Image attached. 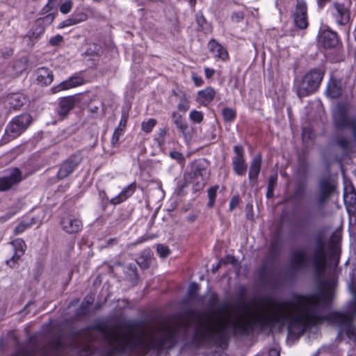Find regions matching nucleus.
Instances as JSON below:
<instances>
[{
    "mask_svg": "<svg viewBox=\"0 0 356 356\" xmlns=\"http://www.w3.org/2000/svg\"><path fill=\"white\" fill-rule=\"evenodd\" d=\"M332 296L331 289H327L314 294H295L291 300L268 298L231 321L221 315L209 316L195 329L193 341L200 346L225 348L229 326L234 335L239 336H248L254 331L261 332L286 323L289 329L297 328L303 332L326 318L324 312Z\"/></svg>",
    "mask_w": 356,
    "mask_h": 356,
    "instance_id": "obj_1",
    "label": "nucleus"
},
{
    "mask_svg": "<svg viewBox=\"0 0 356 356\" xmlns=\"http://www.w3.org/2000/svg\"><path fill=\"white\" fill-rule=\"evenodd\" d=\"M191 325L189 319L181 317L171 326L162 324L149 327L137 337L113 327H99V330L106 344V355L115 356L119 353H131L138 348L171 349L179 341L187 339Z\"/></svg>",
    "mask_w": 356,
    "mask_h": 356,
    "instance_id": "obj_2",
    "label": "nucleus"
},
{
    "mask_svg": "<svg viewBox=\"0 0 356 356\" xmlns=\"http://www.w3.org/2000/svg\"><path fill=\"white\" fill-rule=\"evenodd\" d=\"M315 245L309 256L306 251L298 249L293 251L290 258V270L293 273L312 267L315 275L320 278L327 265L326 244L321 234L315 237Z\"/></svg>",
    "mask_w": 356,
    "mask_h": 356,
    "instance_id": "obj_3",
    "label": "nucleus"
},
{
    "mask_svg": "<svg viewBox=\"0 0 356 356\" xmlns=\"http://www.w3.org/2000/svg\"><path fill=\"white\" fill-rule=\"evenodd\" d=\"M353 316H356V302L353 304L350 312H334L330 314L327 318L332 321L344 332L347 337L356 343V326L353 323Z\"/></svg>",
    "mask_w": 356,
    "mask_h": 356,
    "instance_id": "obj_4",
    "label": "nucleus"
},
{
    "mask_svg": "<svg viewBox=\"0 0 356 356\" xmlns=\"http://www.w3.org/2000/svg\"><path fill=\"white\" fill-rule=\"evenodd\" d=\"M323 75L321 70L316 69L306 74L296 86L298 97H307L316 92L323 80Z\"/></svg>",
    "mask_w": 356,
    "mask_h": 356,
    "instance_id": "obj_5",
    "label": "nucleus"
},
{
    "mask_svg": "<svg viewBox=\"0 0 356 356\" xmlns=\"http://www.w3.org/2000/svg\"><path fill=\"white\" fill-rule=\"evenodd\" d=\"M32 121L33 118L29 113H22L15 117L6 127L3 142L8 143L19 136L27 129Z\"/></svg>",
    "mask_w": 356,
    "mask_h": 356,
    "instance_id": "obj_6",
    "label": "nucleus"
},
{
    "mask_svg": "<svg viewBox=\"0 0 356 356\" xmlns=\"http://www.w3.org/2000/svg\"><path fill=\"white\" fill-rule=\"evenodd\" d=\"M336 182L329 176L320 178L318 181V193L316 195V204L323 207L327 202L330 197L335 192Z\"/></svg>",
    "mask_w": 356,
    "mask_h": 356,
    "instance_id": "obj_7",
    "label": "nucleus"
},
{
    "mask_svg": "<svg viewBox=\"0 0 356 356\" xmlns=\"http://www.w3.org/2000/svg\"><path fill=\"white\" fill-rule=\"evenodd\" d=\"M335 126L339 129H348L353 134V138L356 140V118L348 117L345 108L342 106H338L333 114Z\"/></svg>",
    "mask_w": 356,
    "mask_h": 356,
    "instance_id": "obj_8",
    "label": "nucleus"
},
{
    "mask_svg": "<svg viewBox=\"0 0 356 356\" xmlns=\"http://www.w3.org/2000/svg\"><path fill=\"white\" fill-rule=\"evenodd\" d=\"M82 160L83 156L80 152H76L72 154L60 165L56 175L57 178L62 180L70 176L81 163Z\"/></svg>",
    "mask_w": 356,
    "mask_h": 356,
    "instance_id": "obj_9",
    "label": "nucleus"
},
{
    "mask_svg": "<svg viewBox=\"0 0 356 356\" xmlns=\"http://www.w3.org/2000/svg\"><path fill=\"white\" fill-rule=\"evenodd\" d=\"M330 13L337 22L340 26H346L350 21V12L343 3L334 2L330 8Z\"/></svg>",
    "mask_w": 356,
    "mask_h": 356,
    "instance_id": "obj_10",
    "label": "nucleus"
},
{
    "mask_svg": "<svg viewBox=\"0 0 356 356\" xmlns=\"http://www.w3.org/2000/svg\"><path fill=\"white\" fill-rule=\"evenodd\" d=\"M23 180L22 171L17 168H12L7 175L0 177V191H7L17 186Z\"/></svg>",
    "mask_w": 356,
    "mask_h": 356,
    "instance_id": "obj_11",
    "label": "nucleus"
},
{
    "mask_svg": "<svg viewBox=\"0 0 356 356\" xmlns=\"http://www.w3.org/2000/svg\"><path fill=\"white\" fill-rule=\"evenodd\" d=\"M234 152L235 156L232 159L233 170L237 175L243 176L247 170L243 147L241 145H235Z\"/></svg>",
    "mask_w": 356,
    "mask_h": 356,
    "instance_id": "obj_12",
    "label": "nucleus"
},
{
    "mask_svg": "<svg viewBox=\"0 0 356 356\" xmlns=\"http://www.w3.org/2000/svg\"><path fill=\"white\" fill-rule=\"evenodd\" d=\"M293 21L300 29H305L308 26L307 8L305 1H298L293 14Z\"/></svg>",
    "mask_w": 356,
    "mask_h": 356,
    "instance_id": "obj_13",
    "label": "nucleus"
},
{
    "mask_svg": "<svg viewBox=\"0 0 356 356\" xmlns=\"http://www.w3.org/2000/svg\"><path fill=\"white\" fill-rule=\"evenodd\" d=\"M62 229L68 234H76L82 229V222L78 218L72 215H67L60 220Z\"/></svg>",
    "mask_w": 356,
    "mask_h": 356,
    "instance_id": "obj_14",
    "label": "nucleus"
},
{
    "mask_svg": "<svg viewBox=\"0 0 356 356\" xmlns=\"http://www.w3.org/2000/svg\"><path fill=\"white\" fill-rule=\"evenodd\" d=\"M319 42L325 49H332L339 44V38L336 32L325 29L320 33Z\"/></svg>",
    "mask_w": 356,
    "mask_h": 356,
    "instance_id": "obj_15",
    "label": "nucleus"
},
{
    "mask_svg": "<svg viewBox=\"0 0 356 356\" xmlns=\"http://www.w3.org/2000/svg\"><path fill=\"white\" fill-rule=\"evenodd\" d=\"M14 248V255L6 261V264L11 268H14L15 264L18 261L20 257L24 254L26 250V244L23 239L17 238L11 242Z\"/></svg>",
    "mask_w": 356,
    "mask_h": 356,
    "instance_id": "obj_16",
    "label": "nucleus"
},
{
    "mask_svg": "<svg viewBox=\"0 0 356 356\" xmlns=\"http://www.w3.org/2000/svg\"><path fill=\"white\" fill-rule=\"evenodd\" d=\"M172 119L173 123L175 124L177 129L181 133L185 140H188L191 138V134L189 131L188 124L184 121L181 115L176 111L172 113Z\"/></svg>",
    "mask_w": 356,
    "mask_h": 356,
    "instance_id": "obj_17",
    "label": "nucleus"
},
{
    "mask_svg": "<svg viewBox=\"0 0 356 356\" xmlns=\"http://www.w3.org/2000/svg\"><path fill=\"white\" fill-rule=\"evenodd\" d=\"M136 190V182H132L129 185L127 186L124 188L122 191L115 197H113L110 200V203L113 205L119 204L124 201H126L129 197H130Z\"/></svg>",
    "mask_w": 356,
    "mask_h": 356,
    "instance_id": "obj_18",
    "label": "nucleus"
},
{
    "mask_svg": "<svg viewBox=\"0 0 356 356\" xmlns=\"http://www.w3.org/2000/svg\"><path fill=\"white\" fill-rule=\"evenodd\" d=\"M84 81L83 78L79 76H72L69 79L60 83L58 85L53 87L51 91L53 93H56L63 90H67L72 88H74L81 86L83 83Z\"/></svg>",
    "mask_w": 356,
    "mask_h": 356,
    "instance_id": "obj_19",
    "label": "nucleus"
},
{
    "mask_svg": "<svg viewBox=\"0 0 356 356\" xmlns=\"http://www.w3.org/2000/svg\"><path fill=\"white\" fill-rule=\"evenodd\" d=\"M74 106V99L72 97L61 99L58 104L57 113L60 118H64Z\"/></svg>",
    "mask_w": 356,
    "mask_h": 356,
    "instance_id": "obj_20",
    "label": "nucleus"
},
{
    "mask_svg": "<svg viewBox=\"0 0 356 356\" xmlns=\"http://www.w3.org/2000/svg\"><path fill=\"white\" fill-rule=\"evenodd\" d=\"M208 47L213 56L224 61L228 59L229 55L227 51L216 40H210L208 43Z\"/></svg>",
    "mask_w": 356,
    "mask_h": 356,
    "instance_id": "obj_21",
    "label": "nucleus"
},
{
    "mask_svg": "<svg viewBox=\"0 0 356 356\" xmlns=\"http://www.w3.org/2000/svg\"><path fill=\"white\" fill-rule=\"evenodd\" d=\"M37 81L41 85H49L54 79L52 71L47 67H40L36 70Z\"/></svg>",
    "mask_w": 356,
    "mask_h": 356,
    "instance_id": "obj_22",
    "label": "nucleus"
},
{
    "mask_svg": "<svg viewBox=\"0 0 356 356\" xmlns=\"http://www.w3.org/2000/svg\"><path fill=\"white\" fill-rule=\"evenodd\" d=\"M261 154H257L252 159L248 175L250 181L257 180L261 170Z\"/></svg>",
    "mask_w": 356,
    "mask_h": 356,
    "instance_id": "obj_23",
    "label": "nucleus"
},
{
    "mask_svg": "<svg viewBox=\"0 0 356 356\" xmlns=\"http://www.w3.org/2000/svg\"><path fill=\"white\" fill-rule=\"evenodd\" d=\"M86 19L87 15L84 13H74L69 18L60 22L58 26V28L63 29L65 27L75 25L84 22Z\"/></svg>",
    "mask_w": 356,
    "mask_h": 356,
    "instance_id": "obj_24",
    "label": "nucleus"
},
{
    "mask_svg": "<svg viewBox=\"0 0 356 356\" xmlns=\"http://www.w3.org/2000/svg\"><path fill=\"white\" fill-rule=\"evenodd\" d=\"M216 93V90L213 88L208 87L197 92V101L206 105L213 101Z\"/></svg>",
    "mask_w": 356,
    "mask_h": 356,
    "instance_id": "obj_25",
    "label": "nucleus"
},
{
    "mask_svg": "<svg viewBox=\"0 0 356 356\" xmlns=\"http://www.w3.org/2000/svg\"><path fill=\"white\" fill-rule=\"evenodd\" d=\"M208 175L207 169L201 163H195L193 165L190 176L191 179L204 178Z\"/></svg>",
    "mask_w": 356,
    "mask_h": 356,
    "instance_id": "obj_26",
    "label": "nucleus"
},
{
    "mask_svg": "<svg viewBox=\"0 0 356 356\" xmlns=\"http://www.w3.org/2000/svg\"><path fill=\"white\" fill-rule=\"evenodd\" d=\"M26 102L25 97L20 93L12 94L8 98L10 108L14 110L19 109Z\"/></svg>",
    "mask_w": 356,
    "mask_h": 356,
    "instance_id": "obj_27",
    "label": "nucleus"
},
{
    "mask_svg": "<svg viewBox=\"0 0 356 356\" xmlns=\"http://www.w3.org/2000/svg\"><path fill=\"white\" fill-rule=\"evenodd\" d=\"M343 201L346 207L349 211L356 209V192L350 191L345 192L343 195Z\"/></svg>",
    "mask_w": 356,
    "mask_h": 356,
    "instance_id": "obj_28",
    "label": "nucleus"
},
{
    "mask_svg": "<svg viewBox=\"0 0 356 356\" xmlns=\"http://www.w3.org/2000/svg\"><path fill=\"white\" fill-rule=\"evenodd\" d=\"M176 96L179 97V102L177 104V108L179 111L186 113L190 108V101L187 95L183 92L181 95L175 93Z\"/></svg>",
    "mask_w": 356,
    "mask_h": 356,
    "instance_id": "obj_29",
    "label": "nucleus"
},
{
    "mask_svg": "<svg viewBox=\"0 0 356 356\" xmlns=\"http://www.w3.org/2000/svg\"><path fill=\"white\" fill-rule=\"evenodd\" d=\"M327 92L332 98H337L341 94V89L337 83L330 82L327 84Z\"/></svg>",
    "mask_w": 356,
    "mask_h": 356,
    "instance_id": "obj_30",
    "label": "nucleus"
},
{
    "mask_svg": "<svg viewBox=\"0 0 356 356\" xmlns=\"http://www.w3.org/2000/svg\"><path fill=\"white\" fill-rule=\"evenodd\" d=\"M277 175H271L268 179L266 197L270 198L273 196L274 188L277 184Z\"/></svg>",
    "mask_w": 356,
    "mask_h": 356,
    "instance_id": "obj_31",
    "label": "nucleus"
},
{
    "mask_svg": "<svg viewBox=\"0 0 356 356\" xmlns=\"http://www.w3.org/2000/svg\"><path fill=\"white\" fill-rule=\"evenodd\" d=\"M34 223H35V221H34L33 218H31V220L27 222H26L24 221L21 222L14 229V234L15 235H17V234H19L24 232L26 229L29 228Z\"/></svg>",
    "mask_w": 356,
    "mask_h": 356,
    "instance_id": "obj_32",
    "label": "nucleus"
},
{
    "mask_svg": "<svg viewBox=\"0 0 356 356\" xmlns=\"http://www.w3.org/2000/svg\"><path fill=\"white\" fill-rule=\"evenodd\" d=\"M222 115L223 119L227 122L234 121L236 116V111L234 109L228 107H226L222 109Z\"/></svg>",
    "mask_w": 356,
    "mask_h": 356,
    "instance_id": "obj_33",
    "label": "nucleus"
},
{
    "mask_svg": "<svg viewBox=\"0 0 356 356\" xmlns=\"http://www.w3.org/2000/svg\"><path fill=\"white\" fill-rule=\"evenodd\" d=\"M45 31L44 24H42L41 22H39L38 20H36L35 27L33 29L31 37L33 38H38L41 35H42Z\"/></svg>",
    "mask_w": 356,
    "mask_h": 356,
    "instance_id": "obj_34",
    "label": "nucleus"
},
{
    "mask_svg": "<svg viewBox=\"0 0 356 356\" xmlns=\"http://www.w3.org/2000/svg\"><path fill=\"white\" fill-rule=\"evenodd\" d=\"M218 189V186L216 185L211 187L208 190L209 202L207 205L209 207H212L214 205Z\"/></svg>",
    "mask_w": 356,
    "mask_h": 356,
    "instance_id": "obj_35",
    "label": "nucleus"
},
{
    "mask_svg": "<svg viewBox=\"0 0 356 356\" xmlns=\"http://www.w3.org/2000/svg\"><path fill=\"white\" fill-rule=\"evenodd\" d=\"M157 122L154 118H150L147 121L142 122L141 129L145 133H149L152 131L153 128L156 126Z\"/></svg>",
    "mask_w": 356,
    "mask_h": 356,
    "instance_id": "obj_36",
    "label": "nucleus"
},
{
    "mask_svg": "<svg viewBox=\"0 0 356 356\" xmlns=\"http://www.w3.org/2000/svg\"><path fill=\"white\" fill-rule=\"evenodd\" d=\"M351 136H353L352 134ZM352 141L356 142L353 137L351 139L346 137H340L337 139L338 145L343 149H348L350 148Z\"/></svg>",
    "mask_w": 356,
    "mask_h": 356,
    "instance_id": "obj_37",
    "label": "nucleus"
},
{
    "mask_svg": "<svg viewBox=\"0 0 356 356\" xmlns=\"http://www.w3.org/2000/svg\"><path fill=\"white\" fill-rule=\"evenodd\" d=\"M190 120L195 123H200L202 122L204 116L201 111L193 110L189 114Z\"/></svg>",
    "mask_w": 356,
    "mask_h": 356,
    "instance_id": "obj_38",
    "label": "nucleus"
},
{
    "mask_svg": "<svg viewBox=\"0 0 356 356\" xmlns=\"http://www.w3.org/2000/svg\"><path fill=\"white\" fill-rule=\"evenodd\" d=\"M298 172L302 176H306V175L307 174L308 164L305 159H299Z\"/></svg>",
    "mask_w": 356,
    "mask_h": 356,
    "instance_id": "obj_39",
    "label": "nucleus"
},
{
    "mask_svg": "<svg viewBox=\"0 0 356 356\" xmlns=\"http://www.w3.org/2000/svg\"><path fill=\"white\" fill-rule=\"evenodd\" d=\"M156 250L159 256L163 258L167 257L170 252L169 248L163 244H159Z\"/></svg>",
    "mask_w": 356,
    "mask_h": 356,
    "instance_id": "obj_40",
    "label": "nucleus"
},
{
    "mask_svg": "<svg viewBox=\"0 0 356 356\" xmlns=\"http://www.w3.org/2000/svg\"><path fill=\"white\" fill-rule=\"evenodd\" d=\"M192 182L193 184V189L195 191H200L202 190L204 185H205V179L204 178H196V179H191Z\"/></svg>",
    "mask_w": 356,
    "mask_h": 356,
    "instance_id": "obj_41",
    "label": "nucleus"
},
{
    "mask_svg": "<svg viewBox=\"0 0 356 356\" xmlns=\"http://www.w3.org/2000/svg\"><path fill=\"white\" fill-rule=\"evenodd\" d=\"M124 131L122 129L118 127L115 129L112 138H111V144L115 146L118 143L120 137L123 134Z\"/></svg>",
    "mask_w": 356,
    "mask_h": 356,
    "instance_id": "obj_42",
    "label": "nucleus"
},
{
    "mask_svg": "<svg viewBox=\"0 0 356 356\" xmlns=\"http://www.w3.org/2000/svg\"><path fill=\"white\" fill-rule=\"evenodd\" d=\"M72 1L68 0L62 3L60 6V11L63 14L69 13L72 8Z\"/></svg>",
    "mask_w": 356,
    "mask_h": 356,
    "instance_id": "obj_43",
    "label": "nucleus"
},
{
    "mask_svg": "<svg viewBox=\"0 0 356 356\" xmlns=\"http://www.w3.org/2000/svg\"><path fill=\"white\" fill-rule=\"evenodd\" d=\"M170 156L172 159L176 160L179 163H183L185 161V158H184V155L178 151L170 152Z\"/></svg>",
    "mask_w": 356,
    "mask_h": 356,
    "instance_id": "obj_44",
    "label": "nucleus"
},
{
    "mask_svg": "<svg viewBox=\"0 0 356 356\" xmlns=\"http://www.w3.org/2000/svg\"><path fill=\"white\" fill-rule=\"evenodd\" d=\"M54 18H55V14L49 13L43 17H40L39 19H38V20L39 22H41L42 24H49L54 21Z\"/></svg>",
    "mask_w": 356,
    "mask_h": 356,
    "instance_id": "obj_45",
    "label": "nucleus"
},
{
    "mask_svg": "<svg viewBox=\"0 0 356 356\" xmlns=\"http://www.w3.org/2000/svg\"><path fill=\"white\" fill-rule=\"evenodd\" d=\"M90 304V302L88 300L83 301L76 313L77 316L85 315L88 312V306Z\"/></svg>",
    "mask_w": 356,
    "mask_h": 356,
    "instance_id": "obj_46",
    "label": "nucleus"
},
{
    "mask_svg": "<svg viewBox=\"0 0 356 356\" xmlns=\"http://www.w3.org/2000/svg\"><path fill=\"white\" fill-rule=\"evenodd\" d=\"M63 41V37L61 35L58 34L54 37H51L49 39V42L51 46H58V45L60 44V43Z\"/></svg>",
    "mask_w": 356,
    "mask_h": 356,
    "instance_id": "obj_47",
    "label": "nucleus"
},
{
    "mask_svg": "<svg viewBox=\"0 0 356 356\" xmlns=\"http://www.w3.org/2000/svg\"><path fill=\"white\" fill-rule=\"evenodd\" d=\"M128 118H129L128 113L127 112H125V111H123L122 113V116H121L120 122V124H119V126H118V127L122 129L123 131H124V129L127 126Z\"/></svg>",
    "mask_w": 356,
    "mask_h": 356,
    "instance_id": "obj_48",
    "label": "nucleus"
},
{
    "mask_svg": "<svg viewBox=\"0 0 356 356\" xmlns=\"http://www.w3.org/2000/svg\"><path fill=\"white\" fill-rule=\"evenodd\" d=\"M239 204V197L238 196H234L230 200L229 207V210L232 211L238 207Z\"/></svg>",
    "mask_w": 356,
    "mask_h": 356,
    "instance_id": "obj_49",
    "label": "nucleus"
},
{
    "mask_svg": "<svg viewBox=\"0 0 356 356\" xmlns=\"http://www.w3.org/2000/svg\"><path fill=\"white\" fill-rule=\"evenodd\" d=\"M199 289V286L196 283H191L189 286L188 293L189 296L195 295Z\"/></svg>",
    "mask_w": 356,
    "mask_h": 356,
    "instance_id": "obj_50",
    "label": "nucleus"
},
{
    "mask_svg": "<svg viewBox=\"0 0 356 356\" xmlns=\"http://www.w3.org/2000/svg\"><path fill=\"white\" fill-rule=\"evenodd\" d=\"M218 296L216 295H212L210 297L208 303L211 307L214 308L218 305Z\"/></svg>",
    "mask_w": 356,
    "mask_h": 356,
    "instance_id": "obj_51",
    "label": "nucleus"
},
{
    "mask_svg": "<svg viewBox=\"0 0 356 356\" xmlns=\"http://www.w3.org/2000/svg\"><path fill=\"white\" fill-rule=\"evenodd\" d=\"M263 356H280V351L276 348H271L268 353L264 354Z\"/></svg>",
    "mask_w": 356,
    "mask_h": 356,
    "instance_id": "obj_52",
    "label": "nucleus"
},
{
    "mask_svg": "<svg viewBox=\"0 0 356 356\" xmlns=\"http://www.w3.org/2000/svg\"><path fill=\"white\" fill-rule=\"evenodd\" d=\"M193 81L196 86H200L204 83L202 79L197 76H193Z\"/></svg>",
    "mask_w": 356,
    "mask_h": 356,
    "instance_id": "obj_53",
    "label": "nucleus"
},
{
    "mask_svg": "<svg viewBox=\"0 0 356 356\" xmlns=\"http://www.w3.org/2000/svg\"><path fill=\"white\" fill-rule=\"evenodd\" d=\"M234 260L235 259L233 256L228 255V256L225 257V258L222 259L220 260V261L224 264H227V263L234 264Z\"/></svg>",
    "mask_w": 356,
    "mask_h": 356,
    "instance_id": "obj_54",
    "label": "nucleus"
},
{
    "mask_svg": "<svg viewBox=\"0 0 356 356\" xmlns=\"http://www.w3.org/2000/svg\"><path fill=\"white\" fill-rule=\"evenodd\" d=\"M205 76L207 79L211 78L215 74V70L209 67L204 68Z\"/></svg>",
    "mask_w": 356,
    "mask_h": 356,
    "instance_id": "obj_55",
    "label": "nucleus"
},
{
    "mask_svg": "<svg viewBox=\"0 0 356 356\" xmlns=\"http://www.w3.org/2000/svg\"><path fill=\"white\" fill-rule=\"evenodd\" d=\"M167 134V129L165 128L160 129L158 133L159 138L161 139L162 142L165 140V138Z\"/></svg>",
    "mask_w": 356,
    "mask_h": 356,
    "instance_id": "obj_56",
    "label": "nucleus"
},
{
    "mask_svg": "<svg viewBox=\"0 0 356 356\" xmlns=\"http://www.w3.org/2000/svg\"><path fill=\"white\" fill-rule=\"evenodd\" d=\"M312 133L309 128L305 127L303 129V130H302L303 138H305L307 136L309 138H310L312 137Z\"/></svg>",
    "mask_w": 356,
    "mask_h": 356,
    "instance_id": "obj_57",
    "label": "nucleus"
},
{
    "mask_svg": "<svg viewBox=\"0 0 356 356\" xmlns=\"http://www.w3.org/2000/svg\"><path fill=\"white\" fill-rule=\"evenodd\" d=\"M330 1L331 0H317L318 7L321 9H323L325 5Z\"/></svg>",
    "mask_w": 356,
    "mask_h": 356,
    "instance_id": "obj_58",
    "label": "nucleus"
},
{
    "mask_svg": "<svg viewBox=\"0 0 356 356\" xmlns=\"http://www.w3.org/2000/svg\"><path fill=\"white\" fill-rule=\"evenodd\" d=\"M83 350L87 353L88 356H90L93 353L92 347L90 344H87L86 346H85Z\"/></svg>",
    "mask_w": 356,
    "mask_h": 356,
    "instance_id": "obj_59",
    "label": "nucleus"
},
{
    "mask_svg": "<svg viewBox=\"0 0 356 356\" xmlns=\"http://www.w3.org/2000/svg\"><path fill=\"white\" fill-rule=\"evenodd\" d=\"M205 19L203 16H197V22L199 25L202 26V24L204 22Z\"/></svg>",
    "mask_w": 356,
    "mask_h": 356,
    "instance_id": "obj_60",
    "label": "nucleus"
},
{
    "mask_svg": "<svg viewBox=\"0 0 356 356\" xmlns=\"http://www.w3.org/2000/svg\"><path fill=\"white\" fill-rule=\"evenodd\" d=\"M222 262L220 261L215 266L212 268L213 273H216L220 268Z\"/></svg>",
    "mask_w": 356,
    "mask_h": 356,
    "instance_id": "obj_61",
    "label": "nucleus"
},
{
    "mask_svg": "<svg viewBox=\"0 0 356 356\" xmlns=\"http://www.w3.org/2000/svg\"><path fill=\"white\" fill-rule=\"evenodd\" d=\"M191 7H195L196 3V0H187Z\"/></svg>",
    "mask_w": 356,
    "mask_h": 356,
    "instance_id": "obj_62",
    "label": "nucleus"
},
{
    "mask_svg": "<svg viewBox=\"0 0 356 356\" xmlns=\"http://www.w3.org/2000/svg\"><path fill=\"white\" fill-rule=\"evenodd\" d=\"M291 200H292V197H286L284 200V202H291Z\"/></svg>",
    "mask_w": 356,
    "mask_h": 356,
    "instance_id": "obj_63",
    "label": "nucleus"
},
{
    "mask_svg": "<svg viewBox=\"0 0 356 356\" xmlns=\"http://www.w3.org/2000/svg\"><path fill=\"white\" fill-rule=\"evenodd\" d=\"M60 346V343L59 341H58L56 343V348L58 349Z\"/></svg>",
    "mask_w": 356,
    "mask_h": 356,
    "instance_id": "obj_64",
    "label": "nucleus"
}]
</instances>
